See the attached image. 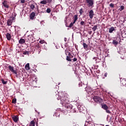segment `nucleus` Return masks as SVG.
I'll return each mask as SVG.
<instances>
[{
	"label": "nucleus",
	"mask_w": 126,
	"mask_h": 126,
	"mask_svg": "<svg viewBox=\"0 0 126 126\" xmlns=\"http://www.w3.org/2000/svg\"><path fill=\"white\" fill-rule=\"evenodd\" d=\"M93 60H95V61H96V60H97V57H94Z\"/></svg>",
	"instance_id": "49530a36"
},
{
	"label": "nucleus",
	"mask_w": 126,
	"mask_h": 126,
	"mask_svg": "<svg viewBox=\"0 0 126 126\" xmlns=\"http://www.w3.org/2000/svg\"><path fill=\"white\" fill-rule=\"evenodd\" d=\"M93 100H94L95 103L97 104H100V103L103 102V99L98 96H94L93 98Z\"/></svg>",
	"instance_id": "7ed1b4c3"
},
{
	"label": "nucleus",
	"mask_w": 126,
	"mask_h": 126,
	"mask_svg": "<svg viewBox=\"0 0 126 126\" xmlns=\"http://www.w3.org/2000/svg\"><path fill=\"white\" fill-rule=\"evenodd\" d=\"M12 119L15 123H17L18 122V120H19V118L17 116H13Z\"/></svg>",
	"instance_id": "9d476101"
},
{
	"label": "nucleus",
	"mask_w": 126,
	"mask_h": 126,
	"mask_svg": "<svg viewBox=\"0 0 126 126\" xmlns=\"http://www.w3.org/2000/svg\"><path fill=\"white\" fill-rule=\"evenodd\" d=\"M102 109H103V110H107L108 109H109V107H108V106L106 104H102Z\"/></svg>",
	"instance_id": "4468645a"
},
{
	"label": "nucleus",
	"mask_w": 126,
	"mask_h": 126,
	"mask_svg": "<svg viewBox=\"0 0 126 126\" xmlns=\"http://www.w3.org/2000/svg\"><path fill=\"white\" fill-rule=\"evenodd\" d=\"M12 103L13 104H16V99L15 98H13L12 100Z\"/></svg>",
	"instance_id": "2f4dec72"
},
{
	"label": "nucleus",
	"mask_w": 126,
	"mask_h": 126,
	"mask_svg": "<svg viewBox=\"0 0 126 126\" xmlns=\"http://www.w3.org/2000/svg\"><path fill=\"white\" fill-rule=\"evenodd\" d=\"M97 93L98 92L97 91H95V92H94V94H97Z\"/></svg>",
	"instance_id": "09e8293b"
},
{
	"label": "nucleus",
	"mask_w": 126,
	"mask_h": 126,
	"mask_svg": "<svg viewBox=\"0 0 126 126\" xmlns=\"http://www.w3.org/2000/svg\"><path fill=\"white\" fill-rule=\"evenodd\" d=\"M90 33H92V32H90Z\"/></svg>",
	"instance_id": "603ef678"
},
{
	"label": "nucleus",
	"mask_w": 126,
	"mask_h": 126,
	"mask_svg": "<svg viewBox=\"0 0 126 126\" xmlns=\"http://www.w3.org/2000/svg\"><path fill=\"white\" fill-rule=\"evenodd\" d=\"M36 15V13H35V12H32V13H31L30 17V19H31L32 20H33V19H34V17H35Z\"/></svg>",
	"instance_id": "9b49d317"
},
{
	"label": "nucleus",
	"mask_w": 126,
	"mask_h": 126,
	"mask_svg": "<svg viewBox=\"0 0 126 126\" xmlns=\"http://www.w3.org/2000/svg\"><path fill=\"white\" fill-rule=\"evenodd\" d=\"M66 60L68 61V62H71V59L70 58V57L68 56H66Z\"/></svg>",
	"instance_id": "c756f323"
},
{
	"label": "nucleus",
	"mask_w": 126,
	"mask_h": 126,
	"mask_svg": "<svg viewBox=\"0 0 126 126\" xmlns=\"http://www.w3.org/2000/svg\"><path fill=\"white\" fill-rule=\"evenodd\" d=\"M1 81L2 84H4V85H5L7 83V81H4L3 79H1Z\"/></svg>",
	"instance_id": "4be33fe9"
},
{
	"label": "nucleus",
	"mask_w": 126,
	"mask_h": 126,
	"mask_svg": "<svg viewBox=\"0 0 126 126\" xmlns=\"http://www.w3.org/2000/svg\"><path fill=\"white\" fill-rule=\"evenodd\" d=\"M30 53L29 51H25L23 52V55H30Z\"/></svg>",
	"instance_id": "473e14b6"
},
{
	"label": "nucleus",
	"mask_w": 126,
	"mask_h": 126,
	"mask_svg": "<svg viewBox=\"0 0 126 126\" xmlns=\"http://www.w3.org/2000/svg\"><path fill=\"white\" fill-rule=\"evenodd\" d=\"M80 26H85V22L83 21H82L80 23Z\"/></svg>",
	"instance_id": "b1692460"
},
{
	"label": "nucleus",
	"mask_w": 126,
	"mask_h": 126,
	"mask_svg": "<svg viewBox=\"0 0 126 126\" xmlns=\"http://www.w3.org/2000/svg\"><path fill=\"white\" fill-rule=\"evenodd\" d=\"M69 57L70 59L72 58H73V56H72V55H71V54H70V55L69 56Z\"/></svg>",
	"instance_id": "c03bdc74"
},
{
	"label": "nucleus",
	"mask_w": 126,
	"mask_h": 126,
	"mask_svg": "<svg viewBox=\"0 0 126 126\" xmlns=\"http://www.w3.org/2000/svg\"><path fill=\"white\" fill-rule=\"evenodd\" d=\"M46 12H47V13H50L51 12V9H50V8H47L46 10Z\"/></svg>",
	"instance_id": "f704fd0d"
},
{
	"label": "nucleus",
	"mask_w": 126,
	"mask_h": 126,
	"mask_svg": "<svg viewBox=\"0 0 126 126\" xmlns=\"http://www.w3.org/2000/svg\"><path fill=\"white\" fill-rule=\"evenodd\" d=\"M40 3L41 4H47V3H48L47 0H43L40 1Z\"/></svg>",
	"instance_id": "f3484780"
},
{
	"label": "nucleus",
	"mask_w": 126,
	"mask_h": 126,
	"mask_svg": "<svg viewBox=\"0 0 126 126\" xmlns=\"http://www.w3.org/2000/svg\"><path fill=\"white\" fill-rule=\"evenodd\" d=\"M79 12H80V15H82V13H83V9L81 8Z\"/></svg>",
	"instance_id": "72a5a7b5"
},
{
	"label": "nucleus",
	"mask_w": 126,
	"mask_h": 126,
	"mask_svg": "<svg viewBox=\"0 0 126 126\" xmlns=\"http://www.w3.org/2000/svg\"><path fill=\"white\" fill-rule=\"evenodd\" d=\"M90 33H92V32H90Z\"/></svg>",
	"instance_id": "3c124183"
},
{
	"label": "nucleus",
	"mask_w": 126,
	"mask_h": 126,
	"mask_svg": "<svg viewBox=\"0 0 126 126\" xmlns=\"http://www.w3.org/2000/svg\"><path fill=\"white\" fill-rule=\"evenodd\" d=\"M106 113H108V114H111V111H110V110H109V109H107L105 110Z\"/></svg>",
	"instance_id": "4c0bfd02"
},
{
	"label": "nucleus",
	"mask_w": 126,
	"mask_h": 126,
	"mask_svg": "<svg viewBox=\"0 0 126 126\" xmlns=\"http://www.w3.org/2000/svg\"><path fill=\"white\" fill-rule=\"evenodd\" d=\"M89 125H90V122L89 121H86L85 124V126H88Z\"/></svg>",
	"instance_id": "7c9ffc66"
},
{
	"label": "nucleus",
	"mask_w": 126,
	"mask_h": 126,
	"mask_svg": "<svg viewBox=\"0 0 126 126\" xmlns=\"http://www.w3.org/2000/svg\"><path fill=\"white\" fill-rule=\"evenodd\" d=\"M112 44H113V45H115V46H117L118 45V44H119V42H118V41L114 40L112 42Z\"/></svg>",
	"instance_id": "393cba45"
},
{
	"label": "nucleus",
	"mask_w": 126,
	"mask_h": 126,
	"mask_svg": "<svg viewBox=\"0 0 126 126\" xmlns=\"http://www.w3.org/2000/svg\"><path fill=\"white\" fill-rule=\"evenodd\" d=\"M113 31H115V28L112 27L109 29V33H113Z\"/></svg>",
	"instance_id": "a211bd4d"
},
{
	"label": "nucleus",
	"mask_w": 126,
	"mask_h": 126,
	"mask_svg": "<svg viewBox=\"0 0 126 126\" xmlns=\"http://www.w3.org/2000/svg\"><path fill=\"white\" fill-rule=\"evenodd\" d=\"M74 126H76V125H75V124H73Z\"/></svg>",
	"instance_id": "8fccbe9b"
},
{
	"label": "nucleus",
	"mask_w": 126,
	"mask_h": 126,
	"mask_svg": "<svg viewBox=\"0 0 126 126\" xmlns=\"http://www.w3.org/2000/svg\"><path fill=\"white\" fill-rule=\"evenodd\" d=\"M21 3H25V0H20Z\"/></svg>",
	"instance_id": "58836bf2"
},
{
	"label": "nucleus",
	"mask_w": 126,
	"mask_h": 126,
	"mask_svg": "<svg viewBox=\"0 0 126 126\" xmlns=\"http://www.w3.org/2000/svg\"><path fill=\"white\" fill-rule=\"evenodd\" d=\"M98 27V26H97V25L94 26L93 28H92V30L95 32V31H96V30H97V28Z\"/></svg>",
	"instance_id": "a878e982"
},
{
	"label": "nucleus",
	"mask_w": 126,
	"mask_h": 126,
	"mask_svg": "<svg viewBox=\"0 0 126 126\" xmlns=\"http://www.w3.org/2000/svg\"><path fill=\"white\" fill-rule=\"evenodd\" d=\"M8 67L9 70L11 71V72H13V73L15 74H17V71L14 70V67H13V66L9 65Z\"/></svg>",
	"instance_id": "423d86ee"
},
{
	"label": "nucleus",
	"mask_w": 126,
	"mask_h": 126,
	"mask_svg": "<svg viewBox=\"0 0 126 126\" xmlns=\"http://www.w3.org/2000/svg\"><path fill=\"white\" fill-rule=\"evenodd\" d=\"M74 23H74V22H73L69 24L68 27H69V28H71V27H72V26H73V24H74Z\"/></svg>",
	"instance_id": "c85d7f7f"
},
{
	"label": "nucleus",
	"mask_w": 126,
	"mask_h": 126,
	"mask_svg": "<svg viewBox=\"0 0 126 126\" xmlns=\"http://www.w3.org/2000/svg\"><path fill=\"white\" fill-rule=\"evenodd\" d=\"M74 23H75V22H76V21H77V19H78V17L77 15H74Z\"/></svg>",
	"instance_id": "aec40b11"
},
{
	"label": "nucleus",
	"mask_w": 126,
	"mask_h": 126,
	"mask_svg": "<svg viewBox=\"0 0 126 126\" xmlns=\"http://www.w3.org/2000/svg\"><path fill=\"white\" fill-rule=\"evenodd\" d=\"M48 3H51L53 0H47Z\"/></svg>",
	"instance_id": "ea45409f"
},
{
	"label": "nucleus",
	"mask_w": 126,
	"mask_h": 126,
	"mask_svg": "<svg viewBox=\"0 0 126 126\" xmlns=\"http://www.w3.org/2000/svg\"><path fill=\"white\" fill-rule=\"evenodd\" d=\"M35 48L36 50H37V51H38V54H40V53L41 52V50L42 49L41 44L37 43L35 46Z\"/></svg>",
	"instance_id": "6e6552de"
},
{
	"label": "nucleus",
	"mask_w": 126,
	"mask_h": 126,
	"mask_svg": "<svg viewBox=\"0 0 126 126\" xmlns=\"http://www.w3.org/2000/svg\"><path fill=\"white\" fill-rule=\"evenodd\" d=\"M29 38H28V40H29V41H31V38H32V37L31 36H29ZM29 37H30V38H29Z\"/></svg>",
	"instance_id": "a19ab883"
},
{
	"label": "nucleus",
	"mask_w": 126,
	"mask_h": 126,
	"mask_svg": "<svg viewBox=\"0 0 126 126\" xmlns=\"http://www.w3.org/2000/svg\"><path fill=\"white\" fill-rule=\"evenodd\" d=\"M83 45L85 50H87V49H88V45H87L86 43H83Z\"/></svg>",
	"instance_id": "6ab92c4d"
},
{
	"label": "nucleus",
	"mask_w": 126,
	"mask_h": 126,
	"mask_svg": "<svg viewBox=\"0 0 126 126\" xmlns=\"http://www.w3.org/2000/svg\"><path fill=\"white\" fill-rule=\"evenodd\" d=\"M125 9V6L124 5L121 6L120 8L119 9L120 11H123Z\"/></svg>",
	"instance_id": "5701e85b"
},
{
	"label": "nucleus",
	"mask_w": 126,
	"mask_h": 126,
	"mask_svg": "<svg viewBox=\"0 0 126 126\" xmlns=\"http://www.w3.org/2000/svg\"><path fill=\"white\" fill-rule=\"evenodd\" d=\"M57 99L58 100H61L62 104H65L69 101L68 97H67V94H63L62 96L57 97Z\"/></svg>",
	"instance_id": "f257e3e1"
},
{
	"label": "nucleus",
	"mask_w": 126,
	"mask_h": 126,
	"mask_svg": "<svg viewBox=\"0 0 126 126\" xmlns=\"http://www.w3.org/2000/svg\"><path fill=\"white\" fill-rule=\"evenodd\" d=\"M9 2L7 0H4L2 2V4H3L4 7H5L6 8H8L9 7V5L8 4Z\"/></svg>",
	"instance_id": "0eeeda50"
},
{
	"label": "nucleus",
	"mask_w": 126,
	"mask_h": 126,
	"mask_svg": "<svg viewBox=\"0 0 126 126\" xmlns=\"http://www.w3.org/2000/svg\"><path fill=\"white\" fill-rule=\"evenodd\" d=\"M120 51L122 54H126V49L124 48L123 49H121Z\"/></svg>",
	"instance_id": "bb28decb"
},
{
	"label": "nucleus",
	"mask_w": 126,
	"mask_h": 126,
	"mask_svg": "<svg viewBox=\"0 0 126 126\" xmlns=\"http://www.w3.org/2000/svg\"><path fill=\"white\" fill-rule=\"evenodd\" d=\"M109 6L110 7H112V8L114 7V3H110L109 4Z\"/></svg>",
	"instance_id": "c9c22d12"
},
{
	"label": "nucleus",
	"mask_w": 126,
	"mask_h": 126,
	"mask_svg": "<svg viewBox=\"0 0 126 126\" xmlns=\"http://www.w3.org/2000/svg\"><path fill=\"white\" fill-rule=\"evenodd\" d=\"M73 113H76V110H75V109H74V111L73 112Z\"/></svg>",
	"instance_id": "de8ad7c7"
},
{
	"label": "nucleus",
	"mask_w": 126,
	"mask_h": 126,
	"mask_svg": "<svg viewBox=\"0 0 126 126\" xmlns=\"http://www.w3.org/2000/svg\"><path fill=\"white\" fill-rule=\"evenodd\" d=\"M94 11L93 10H91L89 12V16L91 19H92L93 18V17L94 16Z\"/></svg>",
	"instance_id": "1a4fd4ad"
},
{
	"label": "nucleus",
	"mask_w": 126,
	"mask_h": 126,
	"mask_svg": "<svg viewBox=\"0 0 126 126\" xmlns=\"http://www.w3.org/2000/svg\"><path fill=\"white\" fill-rule=\"evenodd\" d=\"M13 17H10L7 21L8 26H11L12 22H13Z\"/></svg>",
	"instance_id": "39448f33"
},
{
	"label": "nucleus",
	"mask_w": 126,
	"mask_h": 126,
	"mask_svg": "<svg viewBox=\"0 0 126 126\" xmlns=\"http://www.w3.org/2000/svg\"><path fill=\"white\" fill-rule=\"evenodd\" d=\"M37 5V3H34L30 5V7L31 9H34L35 8V6Z\"/></svg>",
	"instance_id": "2eb2a0df"
},
{
	"label": "nucleus",
	"mask_w": 126,
	"mask_h": 126,
	"mask_svg": "<svg viewBox=\"0 0 126 126\" xmlns=\"http://www.w3.org/2000/svg\"><path fill=\"white\" fill-rule=\"evenodd\" d=\"M29 126H35V122H34V121H31Z\"/></svg>",
	"instance_id": "412c9836"
},
{
	"label": "nucleus",
	"mask_w": 126,
	"mask_h": 126,
	"mask_svg": "<svg viewBox=\"0 0 126 126\" xmlns=\"http://www.w3.org/2000/svg\"><path fill=\"white\" fill-rule=\"evenodd\" d=\"M25 43V39L23 38H20L19 40V43L21 44V45H23Z\"/></svg>",
	"instance_id": "ddd939ff"
},
{
	"label": "nucleus",
	"mask_w": 126,
	"mask_h": 126,
	"mask_svg": "<svg viewBox=\"0 0 126 126\" xmlns=\"http://www.w3.org/2000/svg\"><path fill=\"white\" fill-rule=\"evenodd\" d=\"M40 44H44L45 43V40H40L39 41Z\"/></svg>",
	"instance_id": "e433bc0d"
},
{
	"label": "nucleus",
	"mask_w": 126,
	"mask_h": 126,
	"mask_svg": "<svg viewBox=\"0 0 126 126\" xmlns=\"http://www.w3.org/2000/svg\"><path fill=\"white\" fill-rule=\"evenodd\" d=\"M86 2L89 7L93 6L94 4V0H86Z\"/></svg>",
	"instance_id": "20e7f679"
},
{
	"label": "nucleus",
	"mask_w": 126,
	"mask_h": 126,
	"mask_svg": "<svg viewBox=\"0 0 126 126\" xmlns=\"http://www.w3.org/2000/svg\"><path fill=\"white\" fill-rule=\"evenodd\" d=\"M64 40L65 42H66V41L67 40L66 37H64Z\"/></svg>",
	"instance_id": "a18cd8bd"
},
{
	"label": "nucleus",
	"mask_w": 126,
	"mask_h": 126,
	"mask_svg": "<svg viewBox=\"0 0 126 126\" xmlns=\"http://www.w3.org/2000/svg\"><path fill=\"white\" fill-rule=\"evenodd\" d=\"M73 62H76L77 61V59L76 58H74L73 60Z\"/></svg>",
	"instance_id": "79ce46f5"
},
{
	"label": "nucleus",
	"mask_w": 126,
	"mask_h": 126,
	"mask_svg": "<svg viewBox=\"0 0 126 126\" xmlns=\"http://www.w3.org/2000/svg\"><path fill=\"white\" fill-rule=\"evenodd\" d=\"M65 54L66 56H70V52H68V50L65 51Z\"/></svg>",
	"instance_id": "cd10ccee"
},
{
	"label": "nucleus",
	"mask_w": 126,
	"mask_h": 126,
	"mask_svg": "<svg viewBox=\"0 0 126 126\" xmlns=\"http://www.w3.org/2000/svg\"><path fill=\"white\" fill-rule=\"evenodd\" d=\"M30 64H29V63H27V64H26L25 65V68L26 69V70H29V69H30Z\"/></svg>",
	"instance_id": "dca6fc26"
},
{
	"label": "nucleus",
	"mask_w": 126,
	"mask_h": 126,
	"mask_svg": "<svg viewBox=\"0 0 126 126\" xmlns=\"http://www.w3.org/2000/svg\"><path fill=\"white\" fill-rule=\"evenodd\" d=\"M6 37L8 41H10V40H11V35H10L9 33H6Z\"/></svg>",
	"instance_id": "f8f14e48"
},
{
	"label": "nucleus",
	"mask_w": 126,
	"mask_h": 126,
	"mask_svg": "<svg viewBox=\"0 0 126 126\" xmlns=\"http://www.w3.org/2000/svg\"><path fill=\"white\" fill-rule=\"evenodd\" d=\"M107 75H108V73H105L104 74V76H105V77H107Z\"/></svg>",
	"instance_id": "37998d69"
},
{
	"label": "nucleus",
	"mask_w": 126,
	"mask_h": 126,
	"mask_svg": "<svg viewBox=\"0 0 126 126\" xmlns=\"http://www.w3.org/2000/svg\"><path fill=\"white\" fill-rule=\"evenodd\" d=\"M78 86V87H81L80 89H84L85 91H86V92H91V90L88 89V88H87V85L82 84V82L80 81L79 82Z\"/></svg>",
	"instance_id": "f03ea898"
}]
</instances>
